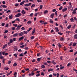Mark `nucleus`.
Instances as JSON below:
<instances>
[{
	"mask_svg": "<svg viewBox=\"0 0 77 77\" xmlns=\"http://www.w3.org/2000/svg\"><path fill=\"white\" fill-rule=\"evenodd\" d=\"M29 5L28 4H25L24 5V6H26V7H28L29 6Z\"/></svg>",
	"mask_w": 77,
	"mask_h": 77,
	"instance_id": "37",
	"label": "nucleus"
},
{
	"mask_svg": "<svg viewBox=\"0 0 77 77\" xmlns=\"http://www.w3.org/2000/svg\"><path fill=\"white\" fill-rule=\"evenodd\" d=\"M16 21H20V19H19V18H17L16 19Z\"/></svg>",
	"mask_w": 77,
	"mask_h": 77,
	"instance_id": "51",
	"label": "nucleus"
},
{
	"mask_svg": "<svg viewBox=\"0 0 77 77\" xmlns=\"http://www.w3.org/2000/svg\"><path fill=\"white\" fill-rule=\"evenodd\" d=\"M59 73H57V77H59Z\"/></svg>",
	"mask_w": 77,
	"mask_h": 77,
	"instance_id": "64",
	"label": "nucleus"
},
{
	"mask_svg": "<svg viewBox=\"0 0 77 77\" xmlns=\"http://www.w3.org/2000/svg\"><path fill=\"white\" fill-rule=\"evenodd\" d=\"M72 42H71L70 43L69 45V46H71V45H72Z\"/></svg>",
	"mask_w": 77,
	"mask_h": 77,
	"instance_id": "59",
	"label": "nucleus"
},
{
	"mask_svg": "<svg viewBox=\"0 0 77 77\" xmlns=\"http://www.w3.org/2000/svg\"><path fill=\"white\" fill-rule=\"evenodd\" d=\"M58 46L60 48H61V47H62V45L60 43L58 44Z\"/></svg>",
	"mask_w": 77,
	"mask_h": 77,
	"instance_id": "42",
	"label": "nucleus"
},
{
	"mask_svg": "<svg viewBox=\"0 0 77 77\" xmlns=\"http://www.w3.org/2000/svg\"><path fill=\"white\" fill-rule=\"evenodd\" d=\"M21 13L24 15V14H26V12L24 11V10H23L21 11Z\"/></svg>",
	"mask_w": 77,
	"mask_h": 77,
	"instance_id": "13",
	"label": "nucleus"
},
{
	"mask_svg": "<svg viewBox=\"0 0 77 77\" xmlns=\"http://www.w3.org/2000/svg\"><path fill=\"white\" fill-rule=\"evenodd\" d=\"M14 51H18V47L17 46H15L14 47Z\"/></svg>",
	"mask_w": 77,
	"mask_h": 77,
	"instance_id": "2",
	"label": "nucleus"
},
{
	"mask_svg": "<svg viewBox=\"0 0 77 77\" xmlns=\"http://www.w3.org/2000/svg\"><path fill=\"white\" fill-rule=\"evenodd\" d=\"M55 29L57 32H59V29H58V28L57 27H56L55 28Z\"/></svg>",
	"mask_w": 77,
	"mask_h": 77,
	"instance_id": "9",
	"label": "nucleus"
},
{
	"mask_svg": "<svg viewBox=\"0 0 77 77\" xmlns=\"http://www.w3.org/2000/svg\"><path fill=\"white\" fill-rule=\"evenodd\" d=\"M67 8H64L62 10V12H65V11H67Z\"/></svg>",
	"mask_w": 77,
	"mask_h": 77,
	"instance_id": "7",
	"label": "nucleus"
},
{
	"mask_svg": "<svg viewBox=\"0 0 77 77\" xmlns=\"http://www.w3.org/2000/svg\"><path fill=\"white\" fill-rule=\"evenodd\" d=\"M32 23V21L30 20L28 21L27 22V24H31Z\"/></svg>",
	"mask_w": 77,
	"mask_h": 77,
	"instance_id": "22",
	"label": "nucleus"
},
{
	"mask_svg": "<svg viewBox=\"0 0 77 77\" xmlns=\"http://www.w3.org/2000/svg\"><path fill=\"white\" fill-rule=\"evenodd\" d=\"M71 63H69L67 64V66H69L71 65Z\"/></svg>",
	"mask_w": 77,
	"mask_h": 77,
	"instance_id": "57",
	"label": "nucleus"
},
{
	"mask_svg": "<svg viewBox=\"0 0 77 77\" xmlns=\"http://www.w3.org/2000/svg\"><path fill=\"white\" fill-rule=\"evenodd\" d=\"M20 48H24V45H22L20 46Z\"/></svg>",
	"mask_w": 77,
	"mask_h": 77,
	"instance_id": "53",
	"label": "nucleus"
},
{
	"mask_svg": "<svg viewBox=\"0 0 77 77\" xmlns=\"http://www.w3.org/2000/svg\"><path fill=\"white\" fill-rule=\"evenodd\" d=\"M71 25L68 26L67 27V29H70V28H71Z\"/></svg>",
	"mask_w": 77,
	"mask_h": 77,
	"instance_id": "21",
	"label": "nucleus"
},
{
	"mask_svg": "<svg viewBox=\"0 0 77 77\" xmlns=\"http://www.w3.org/2000/svg\"><path fill=\"white\" fill-rule=\"evenodd\" d=\"M63 39H64V38H63V37H61L60 38V40L61 41H63Z\"/></svg>",
	"mask_w": 77,
	"mask_h": 77,
	"instance_id": "50",
	"label": "nucleus"
},
{
	"mask_svg": "<svg viewBox=\"0 0 77 77\" xmlns=\"http://www.w3.org/2000/svg\"><path fill=\"white\" fill-rule=\"evenodd\" d=\"M4 69L5 70H8V69H9V68H8V67H5V68H4Z\"/></svg>",
	"mask_w": 77,
	"mask_h": 77,
	"instance_id": "36",
	"label": "nucleus"
},
{
	"mask_svg": "<svg viewBox=\"0 0 77 77\" xmlns=\"http://www.w3.org/2000/svg\"><path fill=\"white\" fill-rule=\"evenodd\" d=\"M39 22H40L41 24H44V21H43V20H40L39 21Z\"/></svg>",
	"mask_w": 77,
	"mask_h": 77,
	"instance_id": "24",
	"label": "nucleus"
},
{
	"mask_svg": "<svg viewBox=\"0 0 77 77\" xmlns=\"http://www.w3.org/2000/svg\"><path fill=\"white\" fill-rule=\"evenodd\" d=\"M11 12V10H8L6 12V13H9V12Z\"/></svg>",
	"mask_w": 77,
	"mask_h": 77,
	"instance_id": "61",
	"label": "nucleus"
},
{
	"mask_svg": "<svg viewBox=\"0 0 77 77\" xmlns=\"http://www.w3.org/2000/svg\"><path fill=\"white\" fill-rule=\"evenodd\" d=\"M50 23H52V24H53V21L51 19H50Z\"/></svg>",
	"mask_w": 77,
	"mask_h": 77,
	"instance_id": "23",
	"label": "nucleus"
},
{
	"mask_svg": "<svg viewBox=\"0 0 77 77\" xmlns=\"http://www.w3.org/2000/svg\"><path fill=\"white\" fill-rule=\"evenodd\" d=\"M24 34H25V35H26V34H27L28 32L27 31H23Z\"/></svg>",
	"mask_w": 77,
	"mask_h": 77,
	"instance_id": "16",
	"label": "nucleus"
},
{
	"mask_svg": "<svg viewBox=\"0 0 77 77\" xmlns=\"http://www.w3.org/2000/svg\"><path fill=\"white\" fill-rule=\"evenodd\" d=\"M4 58V57H0V59H2V60H3V59Z\"/></svg>",
	"mask_w": 77,
	"mask_h": 77,
	"instance_id": "58",
	"label": "nucleus"
},
{
	"mask_svg": "<svg viewBox=\"0 0 77 77\" xmlns=\"http://www.w3.org/2000/svg\"><path fill=\"white\" fill-rule=\"evenodd\" d=\"M42 5H40V9H42Z\"/></svg>",
	"mask_w": 77,
	"mask_h": 77,
	"instance_id": "43",
	"label": "nucleus"
},
{
	"mask_svg": "<svg viewBox=\"0 0 77 77\" xmlns=\"http://www.w3.org/2000/svg\"><path fill=\"white\" fill-rule=\"evenodd\" d=\"M53 71L52 69H49V70H48V72H50V71Z\"/></svg>",
	"mask_w": 77,
	"mask_h": 77,
	"instance_id": "34",
	"label": "nucleus"
},
{
	"mask_svg": "<svg viewBox=\"0 0 77 77\" xmlns=\"http://www.w3.org/2000/svg\"><path fill=\"white\" fill-rule=\"evenodd\" d=\"M41 58H38L37 59V60L38 62H40V60H41Z\"/></svg>",
	"mask_w": 77,
	"mask_h": 77,
	"instance_id": "17",
	"label": "nucleus"
},
{
	"mask_svg": "<svg viewBox=\"0 0 77 77\" xmlns=\"http://www.w3.org/2000/svg\"><path fill=\"white\" fill-rule=\"evenodd\" d=\"M47 13H48V11L47 10H45L44 12V14H47Z\"/></svg>",
	"mask_w": 77,
	"mask_h": 77,
	"instance_id": "35",
	"label": "nucleus"
},
{
	"mask_svg": "<svg viewBox=\"0 0 77 77\" xmlns=\"http://www.w3.org/2000/svg\"><path fill=\"white\" fill-rule=\"evenodd\" d=\"M36 77H39L40 76V74L38 73L36 75Z\"/></svg>",
	"mask_w": 77,
	"mask_h": 77,
	"instance_id": "39",
	"label": "nucleus"
},
{
	"mask_svg": "<svg viewBox=\"0 0 77 77\" xmlns=\"http://www.w3.org/2000/svg\"><path fill=\"white\" fill-rule=\"evenodd\" d=\"M12 16H13V15L12 14L10 15L9 16V19H12V18L13 17H12Z\"/></svg>",
	"mask_w": 77,
	"mask_h": 77,
	"instance_id": "12",
	"label": "nucleus"
},
{
	"mask_svg": "<svg viewBox=\"0 0 77 77\" xmlns=\"http://www.w3.org/2000/svg\"><path fill=\"white\" fill-rule=\"evenodd\" d=\"M41 75H43V76H44V75H45V74H44V72H42L41 73Z\"/></svg>",
	"mask_w": 77,
	"mask_h": 77,
	"instance_id": "27",
	"label": "nucleus"
},
{
	"mask_svg": "<svg viewBox=\"0 0 77 77\" xmlns=\"http://www.w3.org/2000/svg\"><path fill=\"white\" fill-rule=\"evenodd\" d=\"M73 19H74V20H75V21H77V19L76 18V17H73Z\"/></svg>",
	"mask_w": 77,
	"mask_h": 77,
	"instance_id": "60",
	"label": "nucleus"
},
{
	"mask_svg": "<svg viewBox=\"0 0 77 77\" xmlns=\"http://www.w3.org/2000/svg\"><path fill=\"white\" fill-rule=\"evenodd\" d=\"M35 5L34 4H32L31 6V8L32 9H33V8H34V7H35Z\"/></svg>",
	"mask_w": 77,
	"mask_h": 77,
	"instance_id": "19",
	"label": "nucleus"
},
{
	"mask_svg": "<svg viewBox=\"0 0 77 77\" xmlns=\"http://www.w3.org/2000/svg\"><path fill=\"white\" fill-rule=\"evenodd\" d=\"M5 53H6V52L5 51H3L2 52V54L3 55H5Z\"/></svg>",
	"mask_w": 77,
	"mask_h": 77,
	"instance_id": "63",
	"label": "nucleus"
},
{
	"mask_svg": "<svg viewBox=\"0 0 77 77\" xmlns=\"http://www.w3.org/2000/svg\"><path fill=\"white\" fill-rule=\"evenodd\" d=\"M11 42H9L8 43V46H11Z\"/></svg>",
	"mask_w": 77,
	"mask_h": 77,
	"instance_id": "40",
	"label": "nucleus"
},
{
	"mask_svg": "<svg viewBox=\"0 0 77 77\" xmlns=\"http://www.w3.org/2000/svg\"><path fill=\"white\" fill-rule=\"evenodd\" d=\"M60 69H63V68H64V66H63V67H62H62L60 66Z\"/></svg>",
	"mask_w": 77,
	"mask_h": 77,
	"instance_id": "62",
	"label": "nucleus"
},
{
	"mask_svg": "<svg viewBox=\"0 0 77 77\" xmlns=\"http://www.w3.org/2000/svg\"><path fill=\"white\" fill-rule=\"evenodd\" d=\"M74 36L75 39H77V34H75Z\"/></svg>",
	"mask_w": 77,
	"mask_h": 77,
	"instance_id": "15",
	"label": "nucleus"
},
{
	"mask_svg": "<svg viewBox=\"0 0 77 77\" xmlns=\"http://www.w3.org/2000/svg\"><path fill=\"white\" fill-rule=\"evenodd\" d=\"M23 53H22L20 54L19 56H21V57L23 56Z\"/></svg>",
	"mask_w": 77,
	"mask_h": 77,
	"instance_id": "46",
	"label": "nucleus"
},
{
	"mask_svg": "<svg viewBox=\"0 0 77 77\" xmlns=\"http://www.w3.org/2000/svg\"><path fill=\"white\" fill-rule=\"evenodd\" d=\"M10 42L11 43H12V42H13V40H12V39H10Z\"/></svg>",
	"mask_w": 77,
	"mask_h": 77,
	"instance_id": "25",
	"label": "nucleus"
},
{
	"mask_svg": "<svg viewBox=\"0 0 77 77\" xmlns=\"http://www.w3.org/2000/svg\"><path fill=\"white\" fill-rule=\"evenodd\" d=\"M35 38V36H32L30 37L31 39H33Z\"/></svg>",
	"mask_w": 77,
	"mask_h": 77,
	"instance_id": "30",
	"label": "nucleus"
},
{
	"mask_svg": "<svg viewBox=\"0 0 77 77\" xmlns=\"http://www.w3.org/2000/svg\"><path fill=\"white\" fill-rule=\"evenodd\" d=\"M5 23H2V24H1V26H5Z\"/></svg>",
	"mask_w": 77,
	"mask_h": 77,
	"instance_id": "47",
	"label": "nucleus"
},
{
	"mask_svg": "<svg viewBox=\"0 0 77 77\" xmlns=\"http://www.w3.org/2000/svg\"><path fill=\"white\" fill-rule=\"evenodd\" d=\"M35 75V73L33 72H31V73H29V76H33Z\"/></svg>",
	"mask_w": 77,
	"mask_h": 77,
	"instance_id": "3",
	"label": "nucleus"
},
{
	"mask_svg": "<svg viewBox=\"0 0 77 77\" xmlns=\"http://www.w3.org/2000/svg\"><path fill=\"white\" fill-rule=\"evenodd\" d=\"M41 67L42 68H45V66H44V65H43Z\"/></svg>",
	"mask_w": 77,
	"mask_h": 77,
	"instance_id": "56",
	"label": "nucleus"
},
{
	"mask_svg": "<svg viewBox=\"0 0 77 77\" xmlns=\"http://www.w3.org/2000/svg\"><path fill=\"white\" fill-rule=\"evenodd\" d=\"M18 34L16 33V34H14L13 36L14 37H16V36H18Z\"/></svg>",
	"mask_w": 77,
	"mask_h": 77,
	"instance_id": "11",
	"label": "nucleus"
},
{
	"mask_svg": "<svg viewBox=\"0 0 77 77\" xmlns=\"http://www.w3.org/2000/svg\"><path fill=\"white\" fill-rule=\"evenodd\" d=\"M22 14L21 13H18L17 14L15 15V17H16V18H17L18 17H20V16Z\"/></svg>",
	"mask_w": 77,
	"mask_h": 77,
	"instance_id": "1",
	"label": "nucleus"
},
{
	"mask_svg": "<svg viewBox=\"0 0 77 77\" xmlns=\"http://www.w3.org/2000/svg\"><path fill=\"white\" fill-rule=\"evenodd\" d=\"M22 26V25H20V26H17V28H20V27H21Z\"/></svg>",
	"mask_w": 77,
	"mask_h": 77,
	"instance_id": "49",
	"label": "nucleus"
},
{
	"mask_svg": "<svg viewBox=\"0 0 77 77\" xmlns=\"http://www.w3.org/2000/svg\"><path fill=\"white\" fill-rule=\"evenodd\" d=\"M58 34L59 35H63V33L62 32H58Z\"/></svg>",
	"mask_w": 77,
	"mask_h": 77,
	"instance_id": "44",
	"label": "nucleus"
},
{
	"mask_svg": "<svg viewBox=\"0 0 77 77\" xmlns=\"http://www.w3.org/2000/svg\"><path fill=\"white\" fill-rule=\"evenodd\" d=\"M77 45V43L74 42L72 46L73 47H75V45Z\"/></svg>",
	"mask_w": 77,
	"mask_h": 77,
	"instance_id": "18",
	"label": "nucleus"
},
{
	"mask_svg": "<svg viewBox=\"0 0 77 77\" xmlns=\"http://www.w3.org/2000/svg\"><path fill=\"white\" fill-rule=\"evenodd\" d=\"M15 29V27H13L11 28V30H14Z\"/></svg>",
	"mask_w": 77,
	"mask_h": 77,
	"instance_id": "48",
	"label": "nucleus"
},
{
	"mask_svg": "<svg viewBox=\"0 0 77 77\" xmlns=\"http://www.w3.org/2000/svg\"><path fill=\"white\" fill-rule=\"evenodd\" d=\"M24 50H29V48L27 47H26L24 48Z\"/></svg>",
	"mask_w": 77,
	"mask_h": 77,
	"instance_id": "29",
	"label": "nucleus"
},
{
	"mask_svg": "<svg viewBox=\"0 0 77 77\" xmlns=\"http://www.w3.org/2000/svg\"><path fill=\"white\" fill-rule=\"evenodd\" d=\"M37 2L38 3H39V2H42V1H41V0H37Z\"/></svg>",
	"mask_w": 77,
	"mask_h": 77,
	"instance_id": "54",
	"label": "nucleus"
},
{
	"mask_svg": "<svg viewBox=\"0 0 77 77\" xmlns=\"http://www.w3.org/2000/svg\"><path fill=\"white\" fill-rule=\"evenodd\" d=\"M26 2V1H23L21 2L20 3V5H24V3Z\"/></svg>",
	"mask_w": 77,
	"mask_h": 77,
	"instance_id": "6",
	"label": "nucleus"
},
{
	"mask_svg": "<svg viewBox=\"0 0 77 77\" xmlns=\"http://www.w3.org/2000/svg\"><path fill=\"white\" fill-rule=\"evenodd\" d=\"M75 13H76V11H75V10L74 9L73 11L72 12V14H75Z\"/></svg>",
	"mask_w": 77,
	"mask_h": 77,
	"instance_id": "14",
	"label": "nucleus"
},
{
	"mask_svg": "<svg viewBox=\"0 0 77 77\" xmlns=\"http://www.w3.org/2000/svg\"><path fill=\"white\" fill-rule=\"evenodd\" d=\"M70 32V31H66V33H67V34H68V35H69Z\"/></svg>",
	"mask_w": 77,
	"mask_h": 77,
	"instance_id": "38",
	"label": "nucleus"
},
{
	"mask_svg": "<svg viewBox=\"0 0 77 77\" xmlns=\"http://www.w3.org/2000/svg\"><path fill=\"white\" fill-rule=\"evenodd\" d=\"M17 65V64L16 63H14V64H13V66H16Z\"/></svg>",
	"mask_w": 77,
	"mask_h": 77,
	"instance_id": "20",
	"label": "nucleus"
},
{
	"mask_svg": "<svg viewBox=\"0 0 77 77\" xmlns=\"http://www.w3.org/2000/svg\"><path fill=\"white\" fill-rule=\"evenodd\" d=\"M54 14L56 16H57V11H56L55 12Z\"/></svg>",
	"mask_w": 77,
	"mask_h": 77,
	"instance_id": "41",
	"label": "nucleus"
},
{
	"mask_svg": "<svg viewBox=\"0 0 77 77\" xmlns=\"http://www.w3.org/2000/svg\"><path fill=\"white\" fill-rule=\"evenodd\" d=\"M63 8V6H61L59 8V10H62V9Z\"/></svg>",
	"mask_w": 77,
	"mask_h": 77,
	"instance_id": "32",
	"label": "nucleus"
},
{
	"mask_svg": "<svg viewBox=\"0 0 77 77\" xmlns=\"http://www.w3.org/2000/svg\"><path fill=\"white\" fill-rule=\"evenodd\" d=\"M39 55H40V53H38L37 54V56L38 57H39Z\"/></svg>",
	"mask_w": 77,
	"mask_h": 77,
	"instance_id": "55",
	"label": "nucleus"
},
{
	"mask_svg": "<svg viewBox=\"0 0 77 77\" xmlns=\"http://www.w3.org/2000/svg\"><path fill=\"white\" fill-rule=\"evenodd\" d=\"M2 7L3 8H7V6H6L5 5H2Z\"/></svg>",
	"mask_w": 77,
	"mask_h": 77,
	"instance_id": "31",
	"label": "nucleus"
},
{
	"mask_svg": "<svg viewBox=\"0 0 77 77\" xmlns=\"http://www.w3.org/2000/svg\"><path fill=\"white\" fill-rule=\"evenodd\" d=\"M13 26H14V27H17L18 26V25H17V24H13Z\"/></svg>",
	"mask_w": 77,
	"mask_h": 77,
	"instance_id": "28",
	"label": "nucleus"
},
{
	"mask_svg": "<svg viewBox=\"0 0 77 77\" xmlns=\"http://www.w3.org/2000/svg\"><path fill=\"white\" fill-rule=\"evenodd\" d=\"M24 38V37L23 36H22L21 37H20L19 39V41H21Z\"/></svg>",
	"mask_w": 77,
	"mask_h": 77,
	"instance_id": "10",
	"label": "nucleus"
},
{
	"mask_svg": "<svg viewBox=\"0 0 77 77\" xmlns=\"http://www.w3.org/2000/svg\"><path fill=\"white\" fill-rule=\"evenodd\" d=\"M8 26H9V24H6L5 27H8Z\"/></svg>",
	"mask_w": 77,
	"mask_h": 77,
	"instance_id": "52",
	"label": "nucleus"
},
{
	"mask_svg": "<svg viewBox=\"0 0 77 77\" xmlns=\"http://www.w3.org/2000/svg\"><path fill=\"white\" fill-rule=\"evenodd\" d=\"M54 14H52L51 15V18H54Z\"/></svg>",
	"mask_w": 77,
	"mask_h": 77,
	"instance_id": "8",
	"label": "nucleus"
},
{
	"mask_svg": "<svg viewBox=\"0 0 77 77\" xmlns=\"http://www.w3.org/2000/svg\"><path fill=\"white\" fill-rule=\"evenodd\" d=\"M23 35H24V33H23V32H21L19 34V36H23Z\"/></svg>",
	"mask_w": 77,
	"mask_h": 77,
	"instance_id": "4",
	"label": "nucleus"
},
{
	"mask_svg": "<svg viewBox=\"0 0 77 77\" xmlns=\"http://www.w3.org/2000/svg\"><path fill=\"white\" fill-rule=\"evenodd\" d=\"M33 13H31L29 15V17H33Z\"/></svg>",
	"mask_w": 77,
	"mask_h": 77,
	"instance_id": "33",
	"label": "nucleus"
},
{
	"mask_svg": "<svg viewBox=\"0 0 77 77\" xmlns=\"http://www.w3.org/2000/svg\"><path fill=\"white\" fill-rule=\"evenodd\" d=\"M14 56H15L16 58L17 57V54H15L14 55Z\"/></svg>",
	"mask_w": 77,
	"mask_h": 77,
	"instance_id": "45",
	"label": "nucleus"
},
{
	"mask_svg": "<svg viewBox=\"0 0 77 77\" xmlns=\"http://www.w3.org/2000/svg\"><path fill=\"white\" fill-rule=\"evenodd\" d=\"M32 28L31 27L29 29L27 30V32H30V30H32Z\"/></svg>",
	"mask_w": 77,
	"mask_h": 77,
	"instance_id": "26",
	"label": "nucleus"
},
{
	"mask_svg": "<svg viewBox=\"0 0 77 77\" xmlns=\"http://www.w3.org/2000/svg\"><path fill=\"white\" fill-rule=\"evenodd\" d=\"M35 31H36V30H35V29H33L32 31V35H34V33H35Z\"/></svg>",
	"mask_w": 77,
	"mask_h": 77,
	"instance_id": "5",
	"label": "nucleus"
}]
</instances>
